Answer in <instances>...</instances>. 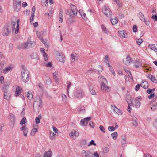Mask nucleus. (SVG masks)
<instances>
[{"label":"nucleus","instance_id":"e433bc0d","mask_svg":"<svg viewBox=\"0 0 157 157\" xmlns=\"http://www.w3.org/2000/svg\"><path fill=\"white\" fill-rule=\"evenodd\" d=\"M79 13L80 14L82 17L84 19H85L86 18V15L83 12V10H80L79 11Z\"/></svg>","mask_w":157,"mask_h":157},{"label":"nucleus","instance_id":"f8f14e48","mask_svg":"<svg viewBox=\"0 0 157 157\" xmlns=\"http://www.w3.org/2000/svg\"><path fill=\"white\" fill-rule=\"evenodd\" d=\"M131 104L132 105L136 108H138L140 106V102L139 100L137 99H135L132 102H131Z\"/></svg>","mask_w":157,"mask_h":157},{"label":"nucleus","instance_id":"de8ad7c7","mask_svg":"<svg viewBox=\"0 0 157 157\" xmlns=\"http://www.w3.org/2000/svg\"><path fill=\"white\" fill-rule=\"evenodd\" d=\"M17 48L18 49H24V42L22 44H19L17 47Z\"/></svg>","mask_w":157,"mask_h":157},{"label":"nucleus","instance_id":"a211bd4d","mask_svg":"<svg viewBox=\"0 0 157 157\" xmlns=\"http://www.w3.org/2000/svg\"><path fill=\"white\" fill-rule=\"evenodd\" d=\"M133 66L136 68H138L141 66V63L139 59H136L134 61L133 63Z\"/></svg>","mask_w":157,"mask_h":157},{"label":"nucleus","instance_id":"473e14b6","mask_svg":"<svg viewBox=\"0 0 157 157\" xmlns=\"http://www.w3.org/2000/svg\"><path fill=\"white\" fill-rule=\"evenodd\" d=\"M27 97L28 99L31 100L33 98V96L32 94V92L30 91H29L27 93Z\"/></svg>","mask_w":157,"mask_h":157},{"label":"nucleus","instance_id":"4468645a","mask_svg":"<svg viewBox=\"0 0 157 157\" xmlns=\"http://www.w3.org/2000/svg\"><path fill=\"white\" fill-rule=\"evenodd\" d=\"M119 36L122 38L127 37V34L126 33L125 30H121L118 32Z\"/></svg>","mask_w":157,"mask_h":157},{"label":"nucleus","instance_id":"680f3d73","mask_svg":"<svg viewBox=\"0 0 157 157\" xmlns=\"http://www.w3.org/2000/svg\"><path fill=\"white\" fill-rule=\"evenodd\" d=\"M4 125L3 124H2L0 125V134L1 135L2 134L3 132L2 128Z\"/></svg>","mask_w":157,"mask_h":157},{"label":"nucleus","instance_id":"9b49d317","mask_svg":"<svg viewBox=\"0 0 157 157\" xmlns=\"http://www.w3.org/2000/svg\"><path fill=\"white\" fill-rule=\"evenodd\" d=\"M111 109L119 115H121L122 114V111L120 109L117 108L114 105H111Z\"/></svg>","mask_w":157,"mask_h":157},{"label":"nucleus","instance_id":"20e7f679","mask_svg":"<svg viewBox=\"0 0 157 157\" xmlns=\"http://www.w3.org/2000/svg\"><path fill=\"white\" fill-rule=\"evenodd\" d=\"M102 12L107 17H111L112 12L108 6H104L102 8Z\"/></svg>","mask_w":157,"mask_h":157},{"label":"nucleus","instance_id":"f3484780","mask_svg":"<svg viewBox=\"0 0 157 157\" xmlns=\"http://www.w3.org/2000/svg\"><path fill=\"white\" fill-rule=\"evenodd\" d=\"M65 56L62 53L59 54V55H57V59L60 62L64 63V59H65Z\"/></svg>","mask_w":157,"mask_h":157},{"label":"nucleus","instance_id":"aec40b11","mask_svg":"<svg viewBox=\"0 0 157 157\" xmlns=\"http://www.w3.org/2000/svg\"><path fill=\"white\" fill-rule=\"evenodd\" d=\"M132 124L135 126H137L138 123L137 122V119L134 115L132 116Z\"/></svg>","mask_w":157,"mask_h":157},{"label":"nucleus","instance_id":"4c0bfd02","mask_svg":"<svg viewBox=\"0 0 157 157\" xmlns=\"http://www.w3.org/2000/svg\"><path fill=\"white\" fill-rule=\"evenodd\" d=\"M111 136L113 139L116 140L118 136L117 133V132H115L114 133H112L111 134Z\"/></svg>","mask_w":157,"mask_h":157},{"label":"nucleus","instance_id":"5fc2aeb1","mask_svg":"<svg viewBox=\"0 0 157 157\" xmlns=\"http://www.w3.org/2000/svg\"><path fill=\"white\" fill-rule=\"evenodd\" d=\"M109 151V149L108 147H104L103 148V151L104 153H106L108 152Z\"/></svg>","mask_w":157,"mask_h":157},{"label":"nucleus","instance_id":"69168bd1","mask_svg":"<svg viewBox=\"0 0 157 157\" xmlns=\"http://www.w3.org/2000/svg\"><path fill=\"white\" fill-rule=\"evenodd\" d=\"M28 131V130L27 128L26 129H25L23 131V133L24 136L26 137L27 136V132Z\"/></svg>","mask_w":157,"mask_h":157},{"label":"nucleus","instance_id":"9d476101","mask_svg":"<svg viewBox=\"0 0 157 157\" xmlns=\"http://www.w3.org/2000/svg\"><path fill=\"white\" fill-rule=\"evenodd\" d=\"M75 96L78 98H80L83 96L84 93L81 90H77L75 92Z\"/></svg>","mask_w":157,"mask_h":157},{"label":"nucleus","instance_id":"1a4fd4ad","mask_svg":"<svg viewBox=\"0 0 157 157\" xmlns=\"http://www.w3.org/2000/svg\"><path fill=\"white\" fill-rule=\"evenodd\" d=\"M69 135L71 138L73 139H75L76 137L79 136V133L78 132L75 131L74 130H72L70 132Z\"/></svg>","mask_w":157,"mask_h":157},{"label":"nucleus","instance_id":"8fccbe9b","mask_svg":"<svg viewBox=\"0 0 157 157\" xmlns=\"http://www.w3.org/2000/svg\"><path fill=\"white\" fill-rule=\"evenodd\" d=\"M58 17H59V21L61 23L63 21V18H62L63 15H62V13H61V12H60V13L59 14Z\"/></svg>","mask_w":157,"mask_h":157},{"label":"nucleus","instance_id":"052dcab7","mask_svg":"<svg viewBox=\"0 0 157 157\" xmlns=\"http://www.w3.org/2000/svg\"><path fill=\"white\" fill-rule=\"evenodd\" d=\"M52 11L50 13H45V16H49L50 17H51L52 16Z\"/></svg>","mask_w":157,"mask_h":157},{"label":"nucleus","instance_id":"2eb2a0df","mask_svg":"<svg viewBox=\"0 0 157 157\" xmlns=\"http://www.w3.org/2000/svg\"><path fill=\"white\" fill-rule=\"evenodd\" d=\"M132 61V59L131 57L128 56L125 58V60H123V62L126 65H128Z\"/></svg>","mask_w":157,"mask_h":157},{"label":"nucleus","instance_id":"bf43d9fd","mask_svg":"<svg viewBox=\"0 0 157 157\" xmlns=\"http://www.w3.org/2000/svg\"><path fill=\"white\" fill-rule=\"evenodd\" d=\"M99 128L100 130L103 133H105V130L104 128V127L103 126L100 125L99 126Z\"/></svg>","mask_w":157,"mask_h":157},{"label":"nucleus","instance_id":"4d7b16f0","mask_svg":"<svg viewBox=\"0 0 157 157\" xmlns=\"http://www.w3.org/2000/svg\"><path fill=\"white\" fill-rule=\"evenodd\" d=\"M62 97L63 101L64 102H66V100L67 99V96L63 94H62Z\"/></svg>","mask_w":157,"mask_h":157},{"label":"nucleus","instance_id":"f257e3e1","mask_svg":"<svg viewBox=\"0 0 157 157\" xmlns=\"http://www.w3.org/2000/svg\"><path fill=\"white\" fill-rule=\"evenodd\" d=\"M29 72L27 70L23 69L21 71V81L24 83L27 82L29 80Z\"/></svg>","mask_w":157,"mask_h":157},{"label":"nucleus","instance_id":"603ef678","mask_svg":"<svg viewBox=\"0 0 157 157\" xmlns=\"http://www.w3.org/2000/svg\"><path fill=\"white\" fill-rule=\"evenodd\" d=\"M10 85V83L9 82H5L3 88L5 89L4 90H6V89L9 87Z\"/></svg>","mask_w":157,"mask_h":157},{"label":"nucleus","instance_id":"393cba45","mask_svg":"<svg viewBox=\"0 0 157 157\" xmlns=\"http://www.w3.org/2000/svg\"><path fill=\"white\" fill-rule=\"evenodd\" d=\"M12 67H11L10 66H9L6 67L3 71V73L5 74H6L8 72L11 71L12 70Z\"/></svg>","mask_w":157,"mask_h":157},{"label":"nucleus","instance_id":"774afa93","mask_svg":"<svg viewBox=\"0 0 157 157\" xmlns=\"http://www.w3.org/2000/svg\"><path fill=\"white\" fill-rule=\"evenodd\" d=\"M151 18L153 19L154 21H157V16L155 15H153Z\"/></svg>","mask_w":157,"mask_h":157},{"label":"nucleus","instance_id":"bb28decb","mask_svg":"<svg viewBox=\"0 0 157 157\" xmlns=\"http://www.w3.org/2000/svg\"><path fill=\"white\" fill-rule=\"evenodd\" d=\"M84 151V153L85 155V157H93V155L90 152L88 151Z\"/></svg>","mask_w":157,"mask_h":157},{"label":"nucleus","instance_id":"ea45409f","mask_svg":"<svg viewBox=\"0 0 157 157\" xmlns=\"http://www.w3.org/2000/svg\"><path fill=\"white\" fill-rule=\"evenodd\" d=\"M108 66L109 68V70L112 73V74L113 75H115V73L114 71V69H113V68L112 67V66H111L110 65V64L108 65Z\"/></svg>","mask_w":157,"mask_h":157},{"label":"nucleus","instance_id":"a878e982","mask_svg":"<svg viewBox=\"0 0 157 157\" xmlns=\"http://www.w3.org/2000/svg\"><path fill=\"white\" fill-rule=\"evenodd\" d=\"M77 110L78 112L81 113H83L85 112V108L82 106H78L77 107Z\"/></svg>","mask_w":157,"mask_h":157},{"label":"nucleus","instance_id":"a19ab883","mask_svg":"<svg viewBox=\"0 0 157 157\" xmlns=\"http://www.w3.org/2000/svg\"><path fill=\"white\" fill-rule=\"evenodd\" d=\"M38 130V128H34L32 130L31 135L33 136L35 134V133H36Z\"/></svg>","mask_w":157,"mask_h":157},{"label":"nucleus","instance_id":"6e6552de","mask_svg":"<svg viewBox=\"0 0 157 157\" xmlns=\"http://www.w3.org/2000/svg\"><path fill=\"white\" fill-rule=\"evenodd\" d=\"M20 22V20L17 19V20L16 22H13L12 23V29H19V25Z\"/></svg>","mask_w":157,"mask_h":157},{"label":"nucleus","instance_id":"a18cd8bd","mask_svg":"<svg viewBox=\"0 0 157 157\" xmlns=\"http://www.w3.org/2000/svg\"><path fill=\"white\" fill-rule=\"evenodd\" d=\"M50 139L52 140H53L54 138V137L56 136H57L56 134V133H54L53 132H50Z\"/></svg>","mask_w":157,"mask_h":157},{"label":"nucleus","instance_id":"5701e85b","mask_svg":"<svg viewBox=\"0 0 157 157\" xmlns=\"http://www.w3.org/2000/svg\"><path fill=\"white\" fill-rule=\"evenodd\" d=\"M141 85L142 87L145 89H147L148 87V84L147 82L145 81H143Z\"/></svg>","mask_w":157,"mask_h":157},{"label":"nucleus","instance_id":"09e8293b","mask_svg":"<svg viewBox=\"0 0 157 157\" xmlns=\"http://www.w3.org/2000/svg\"><path fill=\"white\" fill-rule=\"evenodd\" d=\"M27 122V120L25 117H23L20 121V124L22 125Z\"/></svg>","mask_w":157,"mask_h":157},{"label":"nucleus","instance_id":"37998d69","mask_svg":"<svg viewBox=\"0 0 157 157\" xmlns=\"http://www.w3.org/2000/svg\"><path fill=\"white\" fill-rule=\"evenodd\" d=\"M157 103H156L153 104L151 109V111H155L157 109Z\"/></svg>","mask_w":157,"mask_h":157},{"label":"nucleus","instance_id":"412c9836","mask_svg":"<svg viewBox=\"0 0 157 157\" xmlns=\"http://www.w3.org/2000/svg\"><path fill=\"white\" fill-rule=\"evenodd\" d=\"M71 7L72 11L74 15H76L78 10L76 8L75 6L73 5H71Z\"/></svg>","mask_w":157,"mask_h":157},{"label":"nucleus","instance_id":"3c124183","mask_svg":"<svg viewBox=\"0 0 157 157\" xmlns=\"http://www.w3.org/2000/svg\"><path fill=\"white\" fill-rule=\"evenodd\" d=\"M43 56L44 57V60L45 61H47L48 59V56L47 53H44V54H43Z\"/></svg>","mask_w":157,"mask_h":157},{"label":"nucleus","instance_id":"0eeeda50","mask_svg":"<svg viewBox=\"0 0 157 157\" xmlns=\"http://www.w3.org/2000/svg\"><path fill=\"white\" fill-rule=\"evenodd\" d=\"M106 82H102L101 83V90L103 91H107V92H109L110 90V87L107 86L106 85Z\"/></svg>","mask_w":157,"mask_h":157},{"label":"nucleus","instance_id":"dca6fc26","mask_svg":"<svg viewBox=\"0 0 157 157\" xmlns=\"http://www.w3.org/2000/svg\"><path fill=\"white\" fill-rule=\"evenodd\" d=\"M4 91V98L6 100H8L10 99V94L8 92L7 90H3Z\"/></svg>","mask_w":157,"mask_h":157},{"label":"nucleus","instance_id":"ddd939ff","mask_svg":"<svg viewBox=\"0 0 157 157\" xmlns=\"http://www.w3.org/2000/svg\"><path fill=\"white\" fill-rule=\"evenodd\" d=\"M21 8V4L15 2H13V8L14 10L16 12L20 11Z\"/></svg>","mask_w":157,"mask_h":157},{"label":"nucleus","instance_id":"c9c22d12","mask_svg":"<svg viewBox=\"0 0 157 157\" xmlns=\"http://www.w3.org/2000/svg\"><path fill=\"white\" fill-rule=\"evenodd\" d=\"M90 93L91 95H95L96 93L94 89L92 87H90L89 88Z\"/></svg>","mask_w":157,"mask_h":157},{"label":"nucleus","instance_id":"c756f323","mask_svg":"<svg viewBox=\"0 0 157 157\" xmlns=\"http://www.w3.org/2000/svg\"><path fill=\"white\" fill-rule=\"evenodd\" d=\"M149 48L154 50L155 52H157V45H150L148 46Z\"/></svg>","mask_w":157,"mask_h":157},{"label":"nucleus","instance_id":"49530a36","mask_svg":"<svg viewBox=\"0 0 157 157\" xmlns=\"http://www.w3.org/2000/svg\"><path fill=\"white\" fill-rule=\"evenodd\" d=\"M76 57V54H72L71 55V61H74L75 60V57Z\"/></svg>","mask_w":157,"mask_h":157},{"label":"nucleus","instance_id":"58836bf2","mask_svg":"<svg viewBox=\"0 0 157 157\" xmlns=\"http://www.w3.org/2000/svg\"><path fill=\"white\" fill-rule=\"evenodd\" d=\"M111 23L113 25L116 24L118 22V20L116 17L113 19H111Z\"/></svg>","mask_w":157,"mask_h":157},{"label":"nucleus","instance_id":"cd10ccee","mask_svg":"<svg viewBox=\"0 0 157 157\" xmlns=\"http://www.w3.org/2000/svg\"><path fill=\"white\" fill-rule=\"evenodd\" d=\"M98 80L99 82H107L106 79L105 78L101 76H100L98 78Z\"/></svg>","mask_w":157,"mask_h":157},{"label":"nucleus","instance_id":"c03bdc74","mask_svg":"<svg viewBox=\"0 0 157 157\" xmlns=\"http://www.w3.org/2000/svg\"><path fill=\"white\" fill-rule=\"evenodd\" d=\"M104 60L105 62L108 65H110L109 62L108 60V55H106L104 57Z\"/></svg>","mask_w":157,"mask_h":157},{"label":"nucleus","instance_id":"423d86ee","mask_svg":"<svg viewBox=\"0 0 157 157\" xmlns=\"http://www.w3.org/2000/svg\"><path fill=\"white\" fill-rule=\"evenodd\" d=\"M91 117H88L81 120L80 124L82 126H86L88 121L91 119Z\"/></svg>","mask_w":157,"mask_h":157},{"label":"nucleus","instance_id":"39448f33","mask_svg":"<svg viewBox=\"0 0 157 157\" xmlns=\"http://www.w3.org/2000/svg\"><path fill=\"white\" fill-rule=\"evenodd\" d=\"M15 90L14 95L16 97L18 96L21 94L22 91V88L18 85H15L13 86Z\"/></svg>","mask_w":157,"mask_h":157},{"label":"nucleus","instance_id":"6ab92c4d","mask_svg":"<svg viewBox=\"0 0 157 157\" xmlns=\"http://www.w3.org/2000/svg\"><path fill=\"white\" fill-rule=\"evenodd\" d=\"M9 119L10 122L11 123V125H12L13 127V126L15 121V116L13 114H10Z\"/></svg>","mask_w":157,"mask_h":157},{"label":"nucleus","instance_id":"e2e57ef3","mask_svg":"<svg viewBox=\"0 0 157 157\" xmlns=\"http://www.w3.org/2000/svg\"><path fill=\"white\" fill-rule=\"evenodd\" d=\"M141 86V85L138 84L135 87V88H134L135 90L136 91H138L139 90V88H140V87Z\"/></svg>","mask_w":157,"mask_h":157},{"label":"nucleus","instance_id":"7c9ffc66","mask_svg":"<svg viewBox=\"0 0 157 157\" xmlns=\"http://www.w3.org/2000/svg\"><path fill=\"white\" fill-rule=\"evenodd\" d=\"M98 67L99 69H96L95 70V72L97 73L100 74V73L102 71L103 69V67L102 66L99 65L98 66Z\"/></svg>","mask_w":157,"mask_h":157},{"label":"nucleus","instance_id":"13d9d810","mask_svg":"<svg viewBox=\"0 0 157 157\" xmlns=\"http://www.w3.org/2000/svg\"><path fill=\"white\" fill-rule=\"evenodd\" d=\"M108 130L110 131H113L115 130V128L113 126H109L108 128Z\"/></svg>","mask_w":157,"mask_h":157},{"label":"nucleus","instance_id":"2f4dec72","mask_svg":"<svg viewBox=\"0 0 157 157\" xmlns=\"http://www.w3.org/2000/svg\"><path fill=\"white\" fill-rule=\"evenodd\" d=\"M148 77L153 82H155L156 81V79L155 76L151 74H149L148 75Z\"/></svg>","mask_w":157,"mask_h":157},{"label":"nucleus","instance_id":"79ce46f5","mask_svg":"<svg viewBox=\"0 0 157 157\" xmlns=\"http://www.w3.org/2000/svg\"><path fill=\"white\" fill-rule=\"evenodd\" d=\"M10 32L9 30H3L2 32V35L4 36H7L9 34Z\"/></svg>","mask_w":157,"mask_h":157},{"label":"nucleus","instance_id":"864d4df0","mask_svg":"<svg viewBox=\"0 0 157 157\" xmlns=\"http://www.w3.org/2000/svg\"><path fill=\"white\" fill-rule=\"evenodd\" d=\"M114 2L116 3V4L120 7L121 6V3L119 0H113Z\"/></svg>","mask_w":157,"mask_h":157},{"label":"nucleus","instance_id":"f704fd0d","mask_svg":"<svg viewBox=\"0 0 157 157\" xmlns=\"http://www.w3.org/2000/svg\"><path fill=\"white\" fill-rule=\"evenodd\" d=\"M51 80L50 78L48 76H46V81L45 83L46 85H49L51 83Z\"/></svg>","mask_w":157,"mask_h":157},{"label":"nucleus","instance_id":"c85d7f7f","mask_svg":"<svg viewBox=\"0 0 157 157\" xmlns=\"http://www.w3.org/2000/svg\"><path fill=\"white\" fill-rule=\"evenodd\" d=\"M138 16L139 17L140 19L143 21H145V17L142 13L139 12L138 13Z\"/></svg>","mask_w":157,"mask_h":157},{"label":"nucleus","instance_id":"7ed1b4c3","mask_svg":"<svg viewBox=\"0 0 157 157\" xmlns=\"http://www.w3.org/2000/svg\"><path fill=\"white\" fill-rule=\"evenodd\" d=\"M36 42L34 41H27L24 42V49H27L34 47L36 45Z\"/></svg>","mask_w":157,"mask_h":157},{"label":"nucleus","instance_id":"f03ea898","mask_svg":"<svg viewBox=\"0 0 157 157\" xmlns=\"http://www.w3.org/2000/svg\"><path fill=\"white\" fill-rule=\"evenodd\" d=\"M43 106V104L40 97L39 96H36L34 99L33 107L39 109L42 108Z\"/></svg>","mask_w":157,"mask_h":157},{"label":"nucleus","instance_id":"0e129e2a","mask_svg":"<svg viewBox=\"0 0 157 157\" xmlns=\"http://www.w3.org/2000/svg\"><path fill=\"white\" fill-rule=\"evenodd\" d=\"M54 78L55 79L56 81H57L58 80V79L57 76V73L55 72L53 73Z\"/></svg>","mask_w":157,"mask_h":157},{"label":"nucleus","instance_id":"4be33fe9","mask_svg":"<svg viewBox=\"0 0 157 157\" xmlns=\"http://www.w3.org/2000/svg\"><path fill=\"white\" fill-rule=\"evenodd\" d=\"M43 32L42 30H40V31H37V34L38 37L40 40H42V36L43 35Z\"/></svg>","mask_w":157,"mask_h":157},{"label":"nucleus","instance_id":"338daca9","mask_svg":"<svg viewBox=\"0 0 157 157\" xmlns=\"http://www.w3.org/2000/svg\"><path fill=\"white\" fill-rule=\"evenodd\" d=\"M30 13V10H27L24 12V14L26 15H29Z\"/></svg>","mask_w":157,"mask_h":157},{"label":"nucleus","instance_id":"6e6d98bb","mask_svg":"<svg viewBox=\"0 0 157 157\" xmlns=\"http://www.w3.org/2000/svg\"><path fill=\"white\" fill-rule=\"evenodd\" d=\"M136 41L137 42V44L139 45H140L141 43L143 42V40L142 39L140 38V39H136Z\"/></svg>","mask_w":157,"mask_h":157},{"label":"nucleus","instance_id":"72a5a7b5","mask_svg":"<svg viewBox=\"0 0 157 157\" xmlns=\"http://www.w3.org/2000/svg\"><path fill=\"white\" fill-rule=\"evenodd\" d=\"M41 119V114L38 115V117H36L35 119V123L36 124H38L40 123V119Z\"/></svg>","mask_w":157,"mask_h":157},{"label":"nucleus","instance_id":"b1692460","mask_svg":"<svg viewBox=\"0 0 157 157\" xmlns=\"http://www.w3.org/2000/svg\"><path fill=\"white\" fill-rule=\"evenodd\" d=\"M52 155V151L49 150L45 152L44 157H51Z\"/></svg>","mask_w":157,"mask_h":157}]
</instances>
